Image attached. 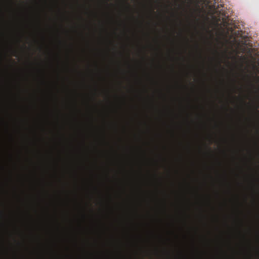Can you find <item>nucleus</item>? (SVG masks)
Masks as SVG:
<instances>
[{
    "label": "nucleus",
    "instance_id": "obj_1",
    "mask_svg": "<svg viewBox=\"0 0 259 259\" xmlns=\"http://www.w3.org/2000/svg\"><path fill=\"white\" fill-rule=\"evenodd\" d=\"M212 9L213 14L219 15L218 18L216 17V23L217 24L221 22L223 27H227L229 25L230 19L228 16H226L225 12L223 10H219L218 8L215 7V5H212Z\"/></svg>",
    "mask_w": 259,
    "mask_h": 259
}]
</instances>
